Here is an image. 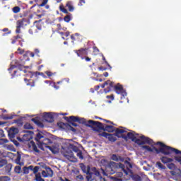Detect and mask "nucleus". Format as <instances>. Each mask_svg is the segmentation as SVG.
Instances as JSON below:
<instances>
[{
	"label": "nucleus",
	"mask_w": 181,
	"mask_h": 181,
	"mask_svg": "<svg viewBox=\"0 0 181 181\" xmlns=\"http://www.w3.org/2000/svg\"><path fill=\"white\" fill-rule=\"evenodd\" d=\"M69 119H71V121H73L74 122H79V124H86V125L87 127H92L93 128H98V129H101V128H103V124H101V122H95L93 120H88V121H86L85 119L83 118H80L78 117H74V116H71L69 117Z\"/></svg>",
	"instance_id": "39448f33"
},
{
	"label": "nucleus",
	"mask_w": 181,
	"mask_h": 181,
	"mask_svg": "<svg viewBox=\"0 0 181 181\" xmlns=\"http://www.w3.org/2000/svg\"><path fill=\"white\" fill-rule=\"evenodd\" d=\"M3 32H8V28L3 29Z\"/></svg>",
	"instance_id": "052dcab7"
},
{
	"label": "nucleus",
	"mask_w": 181,
	"mask_h": 181,
	"mask_svg": "<svg viewBox=\"0 0 181 181\" xmlns=\"http://www.w3.org/2000/svg\"><path fill=\"white\" fill-rule=\"evenodd\" d=\"M115 90L117 94H121L122 97H127V92L124 90V88H122V86H121L119 83L115 86Z\"/></svg>",
	"instance_id": "9d476101"
},
{
	"label": "nucleus",
	"mask_w": 181,
	"mask_h": 181,
	"mask_svg": "<svg viewBox=\"0 0 181 181\" xmlns=\"http://www.w3.org/2000/svg\"><path fill=\"white\" fill-rule=\"evenodd\" d=\"M60 11H62V12H63L64 13H69L67 9L64 8L63 6H60Z\"/></svg>",
	"instance_id": "f704fd0d"
},
{
	"label": "nucleus",
	"mask_w": 181,
	"mask_h": 181,
	"mask_svg": "<svg viewBox=\"0 0 181 181\" xmlns=\"http://www.w3.org/2000/svg\"><path fill=\"white\" fill-rule=\"evenodd\" d=\"M24 128L25 129H33V127L31 126L30 124L29 123H26L25 125H24Z\"/></svg>",
	"instance_id": "393cba45"
},
{
	"label": "nucleus",
	"mask_w": 181,
	"mask_h": 181,
	"mask_svg": "<svg viewBox=\"0 0 181 181\" xmlns=\"http://www.w3.org/2000/svg\"><path fill=\"white\" fill-rule=\"evenodd\" d=\"M66 8H68L70 12H73V11H74V7L71 5V1H68L66 3Z\"/></svg>",
	"instance_id": "412c9836"
},
{
	"label": "nucleus",
	"mask_w": 181,
	"mask_h": 181,
	"mask_svg": "<svg viewBox=\"0 0 181 181\" xmlns=\"http://www.w3.org/2000/svg\"><path fill=\"white\" fill-rule=\"evenodd\" d=\"M98 70H100V71H103V70H105L103 66H100L99 68H98Z\"/></svg>",
	"instance_id": "864d4df0"
},
{
	"label": "nucleus",
	"mask_w": 181,
	"mask_h": 181,
	"mask_svg": "<svg viewBox=\"0 0 181 181\" xmlns=\"http://www.w3.org/2000/svg\"><path fill=\"white\" fill-rule=\"evenodd\" d=\"M71 124L73 125V127H77V124H76L74 122H71Z\"/></svg>",
	"instance_id": "5fc2aeb1"
},
{
	"label": "nucleus",
	"mask_w": 181,
	"mask_h": 181,
	"mask_svg": "<svg viewBox=\"0 0 181 181\" xmlns=\"http://www.w3.org/2000/svg\"><path fill=\"white\" fill-rule=\"evenodd\" d=\"M23 173H25V175H28V173H29V168H28V167H24L23 168Z\"/></svg>",
	"instance_id": "4c0bfd02"
},
{
	"label": "nucleus",
	"mask_w": 181,
	"mask_h": 181,
	"mask_svg": "<svg viewBox=\"0 0 181 181\" xmlns=\"http://www.w3.org/2000/svg\"><path fill=\"white\" fill-rule=\"evenodd\" d=\"M13 12L14 13H19V12H21V8H19L18 6L13 8Z\"/></svg>",
	"instance_id": "b1692460"
},
{
	"label": "nucleus",
	"mask_w": 181,
	"mask_h": 181,
	"mask_svg": "<svg viewBox=\"0 0 181 181\" xmlns=\"http://www.w3.org/2000/svg\"><path fill=\"white\" fill-rule=\"evenodd\" d=\"M76 53L78 56H81V55L87 54V51H86V49H81Z\"/></svg>",
	"instance_id": "4be33fe9"
},
{
	"label": "nucleus",
	"mask_w": 181,
	"mask_h": 181,
	"mask_svg": "<svg viewBox=\"0 0 181 181\" xmlns=\"http://www.w3.org/2000/svg\"><path fill=\"white\" fill-rule=\"evenodd\" d=\"M7 148L9 149L10 151H13V152H15V148H13V146H12V145L7 146Z\"/></svg>",
	"instance_id": "79ce46f5"
},
{
	"label": "nucleus",
	"mask_w": 181,
	"mask_h": 181,
	"mask_svg": "<svg viewBox=\"0 0 181 181\" xmlns=\"http://www.w3.org/2000/svg\"><path fill=\"white\" fill-rule=\"evenodd\" d=\"M110 179L112 180V181H122V179L121 178H117V177H110Z\"/></svg>",
	"instance_id": "58836bf2"
},
{
	"label": "nucleus",
	"mask_w": 181,
	"mask_h": 181,
	"mask_svg": "<svg viewBox=\"0 0 181 181\" xmlns=\"http://www.w3.org/2000/svg\"><path fill=\"white\" fill-rule=\"evenodd\" d=\"M47 1L48 0H43L42 4H41V6H45V5H46V4H47Z\"/></svg>",
	"instance_id": "de8ad7c7"
},
{
	"label": "nucleus",
	"mask_w": 181,
	"mask_h": 181,
	"mask_svg": "<svg viewBox=\"0 0 181 181\" xmlns=\"http://www.w3.org/2000/svg\"><path fill=\"white\" fill-rule=\"evenodd\" d=\"M168 169L173 170L176 168V166L175 165V164L171 163L168 165Z\"/></svg>",
	"instance_id": "cd10ccee"
},
{
	"label": "nucleus",
	"mask_w": 181,
	"mask_h": 181,
	"mask_svg": "<svg viewBox=\"0 0 181 181\" xmlns=\"http://www.w3.org/2000/svg\"><path fill=\"white\" fill-rule=\"evenodd\" d=\"M15 69V66H12L10 68V70H12V69Z\"/></svg>",
	"instance_id": "0e129e2a"
},
{
	"label": "nucleus",
	"mask_w": 181,
	"mask_h": 181,
	"mask_svg": "<svg viewBox=\"0 0 181 181\" xmlns=\"http://www.w3.org/2000/svg\"><path fill=\"white\" fill-rule=\"evenodd\" d=\"M29 148H31L34 152H36L37 153H39V149H37V146L33 141H30L28 144Z\"/></svg>",
	"instance_id": "a211bd4d"
},
{
	"label": "nucleus",
	"mask_w": 181,
	"mask_h": 181,
	"mask_svg": "<svg viewBox=\"0 0 181 181\" xmlns=\"http://www.w3.org/2000/svg\"><path fill=\"white\" fill-rule=\"evenodd\" d=\"M124 173V176H126L125 179L126 180H129L131 179V177L132 178V180L134 181H141L142 178L141 177V176L138 175H132V173H129L128 171H127V170H125V165H124V170H122Z\"/></svg>",
	"instance_id": "1a4fd4ad"
},
{
	"label": "nucleus",
	"mask_w": 181,
	"mask_h": 181,
	"mask_svg": "<svg viewBox=\"0 0 181 181\" xmlns=\"http://www.w3.org/2000/svg\"><path fill=\"white\" fill-rule=\"evenodd\" d=\"M107 98H112V100H114V95H112V96H107Z\"/></svg>",
	"instance_id": "e2e57ef3"
},
{
	"label": "nucleus",
	"mask_w": 181,
	"mask_h": 181,
	"mask_svg": "<svg viewBox=\"0 0 181 181\" xmlns=\"http://www.w3.org/2000/svg\"><path fill=\"white\" fill-rule=\"evenodd\" d=\"M61 125H63V123H62V122L58 123V126H59V127H61Z\"/></svg>",
	"instance_id": "680f3d73"
},
{
	"label": "nucleus",
	"mask_w": 181,
	"mask_h": 181,
	"mask_svg": "<svg viewBox=\"0 0 181 181\" xmlns=\"http://www.w3.org/2000/svg\"><path fill=\"white\" fill-rule=\"evenodd\" d=\"M173 159L168 158L166 156L162 157L161 158V161L163 162V163H170V162H173Z\"/></svg>",
	"instance_id": "aec40b11"
},
{
	"label": "nucleus",
	"mask_w": 181,
	"mask_h": 181,
	"mask_svg": "<svg viewBox=\"0 0 181 181\" xmlns=\"http://www.w3.org/2000/svg\"><path fill=\"white\" fill-rule=\"evenodd\" d=\"M61 152L64 155V158H67L70 162H77V158L74 156V153H73V151L70 149L62 148Z\"/></svg>",
	"instance_id": "6e6552de"
},
{
	"label": "nucleus",
	"mask_w": 181,
	"mask_h": 181,
	"mask_svg": "<svg viewBox=\"0 0 181 181\" xmlns=\"http://www.w3.org/2000/svg\"><path fill=\"white\" fill-rule=\"evenodd\" d=\"M11 179L8 176L0 177V181H9Z\"/></svg>",
	"instance_id": "a878e982"
},
{
	"label": "nucleus",
	"mask_w": 181,
	"mask_h": 181,
	"mask_svg": "<svg viewBox=\"0 0 181 181\" xmlns=\"http://www.w3.org/2000/svg\"><path fill=\"white\" fill-rule=\"evenodd\" d=\"M0 141H1V144L4 145V144H8L9 142V140L7 139H2L0 138Z\"/></svg>",
	"instance_id": "e433bc0d"
},
{
	"label": "nucleus",
	"mask_w": 181,
	"mask_h": 181,
	"mask_svg": "<svg viewBox=\"0 0 181 181\" xmlns=\"http://www.w3.org/2000/svg\"><path fill=\"white\" fill-rule=\"evenodd\" d=\"M62 0H57V2L60 3Z\"/></svg>",
	"instance_id": "338daca9"
},
{
	"label": "nucleus",
	"mask_w": 181,
	"mask_h": 181,
	"mask_svg": "<svg viewBox=\"0 0 181 181\" xmlns=\"http://www.w3.org/2000/svg\"><path fill=\"white\" fill-rule=\"evenodd\" d=\"M156 166L157 168H159V169H165V166L160 162L156 163Z\"/></svg>",
	"instance_id": "72a5a7b5"
},
{
	"label": "nucleus",
	"mask_w": 181,
	"mask_h": 181,
	"mask_svg": "<svg viewBox=\"0 0 181 181\" xmlns=\"http://www.w3.org/2000/svg\"><path fill=\"white\" fill-rule=\"evenodd\" d=\"M18 132H19V130L18 129V128L11 127L8 130L9 138H11V139H12L13 138H15V135H16V134H18Z\"/></svg>",
	"instance_id": "ddd939ff"
},
{
	"label": "nucleus",
	"mask_w": 181,
	"mask_h": 181,
	"mask_svg": "<svg viewBox=\"0 0 181 181\" xmlns=\"http://www.w3.org/2000/svg\"><path fill=\"white\" fill-rule=\"evenodd\" d=\"M27 168L28 169V170H33V165H30L29 167H27Z\"/></svg>",
	"instance_id": "8fccbe9b"
},
{
	"label": "nucleus",
	"mask_w": 181,
	"mask_h": 181,
	"mask_svg": "<svg viewBox=\"0 0 181 181\" xmlns=\"http://www.w3.org/2000/svg\"><path fill=\"white\" fill-rule=\"evenodd\" d=\"M35 141H37V145L40 149H45V148H49V145L52 144V141L49 139H45V136L42 133L37 134L35 136Z\"/></svg>",
	"instance_id": "423d86ee"
},
{
	"label": "nucleus",
	"mask_w": 181,
	"mask_h": 181,
	"mask_svg": "<svg viewBox=\"0 0 181 181\" xmlns=\"http://www.w3.org/2000/svg\"><path fill=\"white\" fill-rule=\"evenodd\" d=\"M117 175L118 176V177H122L123 174L122 172H119V173H117Z\"/></svg>",
	"instance_id": "49530a36"
},
{
	"label": "nucleus",
	"mask_w": 181,
	"mask_h": 181,
	"mask_svg": "<svg viewBox=\"0 0 181 181\" xmlns=\"http://www.w3.org/2000/svg\"><path fill=\"white\" fill-rule=\"evenodd\" d=\"M65 119H67V121H69V117H66Z\"/></svg>",
	"instance_id": "774afa93"
},
{
	"label": "nucleus",
	"mask_w": 181,
	"mask_h": 181,
	"mask_svg": "<svg viewBox=\"0 0 181 181\" xmlns=\"http://www.w3.org/2000/svg\"><path fill=\"white\" fill-rule=\"evenodd\" d=\"M105 86H107L105 83V84H102V86H101L102 88H105Z\"/></svg>",
	"instance_id": "13d9d810"
},
{
	"label": "nucleus",
	"mask_w": 181,
	"mask_h": 181,
	"mask_svg": "<svg viewBox=\"0 0 181 181\" xmlns=\"http://www.w3.org/2000/svg\"><path fill=\"white\" fill-rule=\"evenodd\" d=\"M90 60H91V59H90V57H87L86 58V62H90Z\"/></svg>",
	"instance_id": "4d7b16f0"
},
{
	"label": "nucleus",
	"mask_w": 181,
	"mask_h": 181,
	"mask_svg": "<svg viewBox=\"0 0 181 181\" xmlns=\"http://www.w3.org/2000/svg\"><path fill=\"white\" fill-rule=\"evenodd\" d=\"M64 19L65 22H67V23L70 22L71 21L70 16H65Z\"/></svg>",
	"instance_id": "a19ab883"
},
{
	"label": "nucleus",
	"mask_w": 181,
	"mask_h": 181,
	"mask_svg": "<svg viewBox=\"0 0 181 181\" xmlns=\"http://www.w3.org/2000/svg\"><path fill=\"white\" fill-rule=\"evenodd\" d=\"M102 136H104L105 138H107V139H109V141H110L111 142H115V141H117L116 134L115 135H114V134L103 132L102 133Z\"/></svg>",
	"instance_id": "9b49d317"
},
{
	"label": "nucleus",
	"mask_w": 181,
	"mask_h": 181,
	"mask_svg": "<svg viewBox=\"0 0 181 181\" xmlns=\"http://www.w3.org/2000/svg\"><path fill=\"white\" fill-rule=\"evenodd\" d=\"M83 4H86V0H80L79 1L80 6H82Z\"/></svg>",
	"instance_id": "a18cd8bd"
},
{
	"label": "nucleus",
	"mask_w": 181,
	"mask_h": 181,
	"mask_svg": "<svg viewBox=\"0 0 181 181\" xmlns=\"http://www.w3.org/2000/svg\"><path fill=\"white\" fill-rule=\"evenodd\" d=\"M18 52L20 54H23V53H25V50L21 49V48H18Z\"/></svg>",
	"instance_id": "37998d69"
},
{
	"label": "nucleus",
	"mask_w": 181,
	"mask_h": 181,
	"mask_svg": "<svg viewBox=\"0 0 181 181\" xmlns=\"http://www.w3.org/2000/svg\"><path fill=\"white\" fill-rule=\"evenodd\" d=\"M5 165H6V160H1L0 161V168H2L3 166H5Z\"/></svg>",
	"instance_id": "ea45409f"
},
{
	"label": "nucleus",
	"mask_w": 181,
	"mask_h": 181,
	"mask_svg": "<svg viewBox=\"0 0 181 181\" xmlns=\"http://www.w3.org/2000/svg\"><path fill=\"white\" fill-rule=\"evenodd\" d=\"M81 170L83 173L87 175L86 178L90 180L92 177L95 176L97 179H99L100 181H107L101 175H104V176H107V173L104 171V169L101 168V170H97L95 168H90L89 166H86L84 165H81Z\"/></svg>",
	"instance_id": "7ed1b4c3"
},
{
	"label": "nucleus",
	"mask_w": 181,
	"mask_h": 181,
	"mask_svg": "<svg viewBox=\"0 0 181 181\" xmlns=\"http://www.w3.org/2000/svg\"><path fill=\"white\" fill-rule=\"evenodd\" d=\"M43 177H52L53 176V170L50 168H47L45 170L42 172Z\"/></svg>",
	"instance_id": "f8f14e48"
},
{
	"label": "nucleus",
	"mask_w": 181,
	"mask_h": 181,
	"mask_svg": "<svg viewBox=\"0 0 181 181\" xmlns=\"http://www.w3.org/2000/svg\"><path fill=\"white\" fill-rule=\"evenodd\" d=\"M13 142H14V144H15L16 146H19V143H18V141L13 140Z\"/></svg>",
	"instance_id": "3c124183"
},
{
	"label": "nucleus",
	"mask_w": 181,
	"mask_h": 181,
	"mask_svg": "<svg viewBox=\"0 0 181 181\" xmlns=\"http://www.w3.org/2000/svg\"><path fill=\"white\" fill-rule=\"evenodd\" d=\"M112 160H115V162H124V158H122L116 154H112L111 156Z\"/></svg>",
	"instance_id": "f3484780"
},
{
	"label": "nucleus",
	"mask_w": 181,
	"mask_h": 181,
	"mask_svg": "<svg viewBox=\"0 0 181 181\" xmlns=\"http://www.w3.org/2000/svg\"><path fill=\"white\" fill-rule=\"evenodd\" d=\"M44 119L47 122H53V115L50 113H45L44 114Z\"/></svg>",
	"instance_id": "dca6fc26"
},
{
	"label": "nucleus",
	"mask_w": 181,
	"mask_h": 181,
	"mask_svg": "<svg viewBox=\"0 0 181 181\" xmlns=\"http://www.w3.org/2000/svg\"><path fill=\"white\" fill-rule=\"evenodd\" d=\"M105 131L107 132H114L115 131L116 136L118 138H121V135L124 134V132H127V130L122 129L121 128H115L113 126L105 125L103 126Z\"/></svg>",
	"instance_id": "0eeeda50"
},
{
	"label": "nucleus",
	"mask_w": 181,
	"mask_h": 181,
	"mask_svg": "<svg viewBox=\"0 0 181 181\" xmlns=\"http://www.w3.org/2000/svg\"><path fill=\"white\" fill-rule=\"evenodd\" d=\"M45 74H47V76H48V77H51V76H53V74H52V72H50V71H46Z\"/></svg>",
	"instance_id": "c03bdc74"
},
{
	"label": "nucleus",
	"mask_w": 181,
	"mask_h": 181,
	"mask_svg": "<svg viewBox=\"0 0 181 181\" xmlns=\"http://www.w3.org/2000/svg\"><path fill=\"white\" fill-rule=\"evenodd\" d=\"M35 180L36 181H45L43 178H42V176L40 174H36L35 175Z\"/></svg>",
	"instance_id": "5701e85b"
},
{
	"label": "nucleus",
	"mask_w": 181,
	"mask_h": 181,
	"mask_svg": "<svg viewBox=\"0 0 181 181\" xmlns=\"http://www.w3.org/2000/svg\"><path fill=\"white\" fill-rule=\"evenodd\" d=\"M71 131H76V129H74L73 127H71Z\"/></svg>",
	"instance_id": "69168bd1"
},
{
	"label": "nucleus",
	"mask_w": 181,
	"mask_h": 181,
	"mask_svg": "<svg viewBox=\"0 0 181 181\" xmlns=\"http://www.w3.org/2000/svg\"><path fill=\"white\" fill-rule=\"evenodd\" d=\"M48 149L52 152V153H59L60 151V147H59V144H54L52 146H48Z\"/></svg>",
	"instance_id": "4468645a"
},
{
	"label": "nucleus",
	"mask_w": 181,
	"mask_h": 181,
	"mask_svg": "<svg viewBox=\"0 0 181 181\" xmlns=\"http://www.w3.org/2000/svg\"><path fill=\"white\" fill-rule=\"evenodd\" d=\"M27 132L29 134H24L23 136L22 141H28L32 139V134H33V132L32 131H27Z\"/></svg>",
	"instance_id": "2eb2a0df"
},
{
	"label": "nucleus",
	"mask_w": 181,
	"mask_h": 181,
	"mask_svg": "<svg viewBox=\"0 0 181 181\" xmlns=\"http://www.w3.org/2000/svg\"><path fill=\"white\" fill-rule=\"evenodd\" d=\"M33 172L35 175H39V173H37V172H39V167L35 166L34 168H33Z\"/></svg>",
	"instance_id": "7c9ffc66"
},
{
	"label": "nucleus",
	"mask_w": 181,
	"mask_h": 181,
	"mask_svg": "<svg viewBox=\"0 0 181 181\" xmlns=\"http://www.w3.org/2000/svg\"><path fill=\"white\" fill-rule=\"evenodd\" d=\"M100 163L102 166H105L106 172H108L109 175H114L115 173V169L124 170V165L121 163H117L114 161L108 162V160L103 158L100 160Z\"/></svg>",
	"instance_id": "20e7f679"
},
{
	"label": "nucleus",
	"mask_w": 181,
	"mask_h": 181,
	"mask_svg": "<svg viewBox=\"0 0 181 181\" xmlns=\"http://www.w3.org/2000/svg\"><path fill=\"white\" fill-rule=\"evenodd\" d=\"M125 163H126L127 169H128V170H129V169H131V168H132V165L131 164V163H129L128 161H125Z\"/></svg>",
	"instance_id": "c9c22d12"
},
{
	"label": "nucleus",
	"mask_w": 181,
	"mask_h": 181,
	"mask_svg": "<svg viewBox=\"0 0 181 181\" xmlns=\"http://www.w3.org/2000/svg\"><path fill=\"white\" fill-rule=\"evenodd\" d=\"M16 32V33H21V27L17 26Z\"/></svg>",
	"instance_id": "09e8293b"
},
{
	"label": "nucleus",
	"mask_w": 181,
	"mask_h": 181,
	"mask_svg": "<svg viewBox=\"0 0 181 181\" xmlns=\"http://www.w3.org/2000/svg\"><path fill=\"white\" fill-rule=\"evenodd\" d=\"M125 129V132H124L122 135H125L127 134V137L129 139H132L133 142H135L138 145H145V144H147L148 145H151V146H153L155 145V143H153V141L148 137H145V136H140L138 134H135V132H128L127 131V129Z\"/></svg>",
	"instance_id": "f03ea898"
},
{
	"label": "nucleus",
	"mask_w": 181,
	"mask_h": 181,
	"mask_svg": "<svg viewBox=\"0 0 181 181\" xmlns=\"http://www.w3.org/2000/svg\"><path fill=\"white\" fill-rule=\"evenodd\" d=\"M30 56L31 57H35V54H33V52L30 53Z\"/></svg>",
	"instance_id": "bf43d9fd"
},
{
	"label": "nucleus",
	"mask_w": 181,
	"mask_h": 181,
	"mask_svg": "<svg viewBox=\"0 0 181 181\" xmlns=\"http://www.w3.org/2000/svg\"><path fill=\"white\" fill-rule=\"evenodd\" d=\"M35 54H39V53H40V51L37 49H35Z\"/></svg>",
	"instance_id": "603ef678"
},
{
	"label": "nucleus",
	"mask_w": 181,
	"mask_h": 181,
	"mask_svg": "<svg viewBox=\"0 0 181 181\" xmlns=\"http://www.w3.org/2000/svg\"><path fill=\"white\" fill-rule=\"evenodd\" d=\"M156 144L160 146V151L155 147L152 148L148 146H143V148L146 149V151H148V152H153V151H156L157 153H159V152H161V153H163L164 155H170V153H173V152H175V153H176L177 155L175 156V160H177V162L181 164V151H180L176 148H173L172 147L167 146L162 142H158Z\"/></svg>",
	"instance_id": "f257e3e1"
},
{
	"label": "nucleus",
	"mask_w": 181,
	"mask_h": 181,
	"mask_svg": "<svg viewBox=\"0 0 181 181\" xmlns=\"http://www.w3.org/2000/svg\"><path fill=\"white\" fill-rule=\"evenodd\" d=\"M104 76L105 77H108V72H105L104 73Z\"/></svg>",
	"instance_id": "6e6d98bb"
},
{
	"label": "nucleus",
	"mask_w": 181,
	"mask_h": 181,
	"mask_svg": "<svg viewBox=\"0 0 181 181\" xmlns=\"http://www.w3.org/2000/svg\"><path fill=\"white\" fill-rule=\"evenodd\" d=\"M74 151L75 152V153H76V156H78V158H79V159H83V153H81V151L78 150L77 147H74Z\"/></svg>",
	"instance_id": "6ab92c4d"
},
{
	"label": "nucleus",
	"mask_w": 181,
	"mask_h": 181,
	"mask_svg": "<svg viewBox=\"0 0 181 181\" xmlns=\"http://www.w3.org/2000/svg\"><path fill=\"white\" fill-rule=\"evenodd\" d=\"M14 170H15L16 173H21V166L20 165L16 166Z\"/></svg>",
	"instance_id": "bb28decb"
},
{
	"label": "nucleus",
	"mask_w": 181,
	"mask_h": 181,
	"mask_svg": "<svg viewBox=\"0 0 181 181\" xmlns=\"http://www.w3.org/2000/svg\"><path fill=\"white\" fill-rule=\"evenodd\" d=\"M17 26L18 28H22L23 26V20H19L17 22Z\"/></svg>",
	"instance_id": "c85d7f7f"
},
{
	"label": "nucleus",
	"mask_w": 181,
	"mask_h": 181,
	"mask_svg": "<svg viewBox=\"0 0 181 181\" xmlns=\"http://www.w3.org/2000/svg\"><path fill=\"white\" fill-rule=\"evenodd\" d=\"M16 163H17V165H21V155L18 154L17 158L16 159Z\"/></svg>",
	"instance_id": "c756f323"
},
{
	"label": "nucleus",
	"mask_w": 181,
	"mask_h": 181,
	"mask_svg": "<svg viewBox=\"0 0 181 181\" xmlns=\"http://www.w3.org/2000/svg\"><path fill=\"white\" fill-rule=\"evenodd\" d=\"M105 84L106 86H110V87H114V82H111V81H107L106 82H105Z\"/></svg>",
	"instance_id": "473e14b6"
},
{
	"label": "nucleus",
	"mask_w": 181,
	"mask_h": 181,
	"mask_svg": "<svg viewBox=\"0 0 181 181\" xmlns=\"http://www.w3.org/2000/svg\"><path fill=\"white\" fill-rule=\"evenodd\" d=\"M88 181H101V180L97 178L95 175H93V177L88 179Z\"/></svg>",
	"instance_id": "2f4dec72"
}]
</instances>
